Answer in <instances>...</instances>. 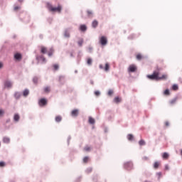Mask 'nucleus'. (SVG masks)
<instances>
[{"mask_svg":"<svg viewBox=\"0 0 182 182\" xmlns=\"http://www.w3.org/2000/svg\"><path fill=\"white\" fill-rule=\"evenodd\" d=\"M146 77L150 80H165L167 79V75L164 74L162 76H160V72L154 71L151 75H148Z\"/></svg>","mask_w":182,"mask_h":182,"instance_id":"nucleus-1","label":"nucleus"},{"mask_svg":"<svg viewBox=\"0 0 182 182\" xmlns=\"http://www.w3.org/2000/svg\"><path fill=\"white\" fill-rule=\"evenodd\" d=\"M47 8L51 12H58V14H60V12H62V6L60 5H58V7H53L52 4H50V3H47Z\"/></svg>","mask_w":182,"mask_h":182,"instance_id":"nucleus-2","label":"nucleus"},{"mask_svg":"<svg viewBox=\"0 0 182 182\" xmlns=\"http://www.w3.org/2000/svg\"><path fill=\"white\" fill-rule=\"evenodd\" d=\"M100 43L102 46H106L107 45V37L102 36L100 38Z\"/></svg>","mask_w":182,"mask_h":182,"instance_id":"nucleus-3","label":"nucleus"},{"mask_svg":"<svg viewBox=\"0 0 182 182\" xmlns=\"http://www.w3.org/2000/svg\"><path fill=\"white\" fill-rule=\"evenodd\" d=\"M38 105L41 107H43V106H46L48 105V100L45 98H42L39 100Z\"/></svg>","mask_w":182,"mask_h":182,"instance_id":"nucleus-4","label":"nucleus"},{"mask_svg":"<svg viewBox=\"0 0 182 182\" xmlns=\"http://www.w3.org/2000/svg\"><path fill=\"white\" fill-rule=\"evenodd\" d=\"M136 70H137V67L134 64L130 65L128 68V72L129 73H134Z\"/></svg>","mask_w":182,"mask_h":182,"instance_id":"nucleus-5","label":"nucleus"},{"mask_svg":"<svg viewBox=\"0 0 182 182\" xmlns=\"http://www.w3.org/2000/svg\"><path fill=\"white\" fill-rule=\"evenodd\" d=\"M100 69H104L105 72H109V69H110V65H109V63H107L105 64V67H103V65H100Z\"/></svg>","mask_w":182,"mask_h":182,"instance_id":"nucleus-6","label":"nucleus"},{"mask_svg":"<svg viewBox=\"0 0 182 182\" xmlns=\"http://www.w3.org/2000/svg\"><path fill=\"white\" fill-rule=\"evenodd\" d=\"M124 167L127 170H132L133 168V164L132 162H127L124 164Z\"/></svg>","mask_w":182,"mask_h":182,"instance_id":"nucleus-7","label":"nucleus"},{"mask_svg":"<svg viewBox=\"0 0 182 182\" xmlns=\"http://www.w3.org/2000/svg\"><path fill=\"white\" fill-rule=\"evenodd\" d=\"M78 114H79V109H73L71 112V116H73V117H77Z\"/></svg>","mask_w":182,"mask_h":182,"instance_id":"nucleus-8","label":"nucleus"},{"mask_svg":"<svg viewBox=\"0 0 182 182\" xmlns=\"http://www.w3.org/2000/svg\"><path fill=\"white\" fill-rule=\"evenodd\" d=\"M64 36L68 38H70V32L69 31V30L68 29L65 30Z\"/></svg>","mask_w":182,"mask_h":182,"instance_id":"nucleus-9","label":"nucleus"},{"mask_svg":"<svg viewBox=\"0 0 182 182\" xmlns=\"http://www.w3.org/2000/svg\"><path fill=\"white\" fill-rule=\"evenodd\" d=\"M10 141H11V139H9V137H8V136H4V137L3 138V142H4V143H6V144H8L10 143Z\"/></svg>","mask_w":182,"mask_h":182,"instance_id":"nucleus-10","label":"nucleus"},{"mask_svg":"<svg viewBox=\"0 0 182 182\" xmlns=\"http://www.w3.org/2000/svg\"><path fill=\"white\" fill-rule=\"evenodd\" d=\"M14 58L16 60H21V59H22V55H21V53H16Z\"/></svg>","mask_w":182,"mask_h":182,"instance_id":"nucleus-11","label":"nucleus"},{"mask_svg":"<svg viewBox=\"0 0 182 182\" xmlns=\"http://www.w3.org/2000/svg\"><path fill=\"white\" fill-rule=\"evenodd\" d=\"M176 102H177V97H175L169 101V105H171V106H173V105H176Z\"/></svg>","mask_w":182,"mask_h":182,"instance_id":"nucleus-12","label":"nucleus"},{"mask_svg":"<svg viewBox=\"0 0 182 182\" xmlns=\"http://www.w3.org/2000/svg\"><path fill=\"white\" fill-rule=\"evenodd\" d=\"M160 164L161 163L159 161H156L154 163V168H155V170H157V168H159V167H160Z\"/></svg>","mask_w":182,"mask_h":182,"instance_id":"nucleus-13","label":"nucleus"},{"mask_svg":"<svg viewBox=\"0 0 182 182\" xmlns=\"http://www.w3.org/2000/svg\"><path fill=\"white\" fill-rule=\"evenodd\" d=\"M87 29V27H86V25L83 24L80 26V31H82V32H85Z\"/></svg>","mask_w":182,"mask_h":182,"instance_id":"nucleus-14","label":"nucleus"},{"mask_svg":"<svg viewBox=\"0 0 182 182\" xmlns=\"http://www.w3.org/2000/svg\"><path fill=\"white\" fill-rule=\"evenodd\" d=\"M97 25H99V22L96 20H94L92 23V28H97Z\"/></svg>","mask_w":182,"mask_h":182,"instance_id":"nucleus-15","label":"nucleus"},{"mask_svg":"<svg viewBox=\"0 0 182 182\" xmlns=\"http://www.w3.org/2000/svg\"><path fill=\"white\" fill-rule=\"evenodd\" d=\"M41 53L45 54V53H46V52H48V48H46V47L41 46Z\"/></svg>","mask_w":182,"mask_h":182,"instance_id":"nucleus-16","label":"nucleus"},{"mask_svg":"<svg viewBox=\"0 0 182 182\" xmlns=\"http://www.w3.org/2000/svg\"><path fill=\"white\" fill-rule=\"evenodd\" d=\"M87 15L88 18H92L93 16V11L90 10L87 11Z\"/></svg>","mask_w":182,"mask_h":182,"instance_id":"nucleus-17","label":"nucleus"},{"mask_svg":"<svg viewBox=\"0 0 182 182\" xmlns=\"http://www.w3.org/2000/svg\"><path fill=\"white\" fill-rule=\"evenodd\" d=\"M88 122L90 123V124H95V119H93L92 117H90L88 119Z\"/></svg>","mask_w":182,"mask_h":182,"instance_id":"nucleus-18","label":"nucleus"},{"mask_svg":"<svg viewBox=\"0 0 182 182\" xmlns=\"http://www.w3.org/2000/svg\"><path fill=\"white\" fill-rule=\"evenodd\" d=\"M21 117H19V114H14V120L15 121V122H19V119H20Z\"/></svg>","mask_w":182,"mask_h":182,"instance_id":"nucleus-19","label":"nucleus"},{"mask_svg":"<svg viewBox=\"0 0 182 182\" xmlns=\"http://www.w3.org/2000/svg\"><path fill=\"white\" fill-rule=\"evenodd\" d=\"M5 87H12V82H11L10 81H6L5 82Z\"/></svg>","mask_w":182,"mask_h":182,"instance_id":"nucleus-20","label":"nucleus"},{"mask_svg":"<svg viewBox=\"0 0 182 182\" xmlns=\"http://www.w3.org/2000/svg\"><path fill=\"white\" fill-rule=\"evenodd\" d=\"M114 103H120L122 102V99L119 97H116L114 99Z\"/></svg>","mask_w":182,"mask_h":182,"instance_id":"nucleus-21","label":"nucleus"},{"mask_svg":"<svg viewBox=\"0 0 182 182\" xmlns=\"http://www.w3.org/2000/svg\"><path fill=\"white\" fill-rule=\"evenodd\" d=\"M55 122L57 123H59L60 122H62V117L60 115H58L55 117Z\"/></svg>","mask_w":182,"mask_h":182,"instance_id":"nucleus-22","label":"nucleus"},{"mask_svg":"<svg viewBox=\"0 0 182 182\" xmlns=\"http://www.w3.org/2000/svg\"><path fill=\"white\" fill-rule=\"evenodd\" d=\"M53 52H55L53 48H50L48 53V56H52V55H53Z\"/></svg>","mask_w":182,"mask_h":182,"instance_id":"nucleus-23","label":"nucleus"},{"mask_svg":"<svg viewBox=\"0 0 182 182\" xmlns=\"http://www.w3.org/2000/svg\"><path fill=\"white\" fill-rule=\"evenodd\" d=\"M77 44L79 46H82L83 45V38H80L77 41Z\"/></svg>","mask_w":182,"mask_h":182,"instance_id":"nucleus-24","label":"nucleus"},{"mask_svg":"<svg viewBox=\"0 0 182 182\" xmlns=\"http://www.w3.org/2000/svg\"><path fill=\"white\" fill-rule=\"evenodd\" d=\"M45 93H49L50 92V87H44Z\"/></svg>","mask_w":182,"mask_h":182,"instance_id":"nucleus-25","label":"nucleus"},{"mask_svg":"<svg viewBox=\"0 0 182 182\" xmlns=\"http://www.w3.org/2000/svg\"><path fill=\"white\" fill-rule=\"evenodd\" d=\"M28 95H29V90H25L23 92V95L25 96V97H26V96H28Z\"/></svg>","mask_w":182,"mask_h":182,"instance_id":"nucleus-26","label":"nucleus"},{"mask_svg":"<svg viewBox=\"0 0 182 182\" xmlns=\"http://www.w3.org/2000/svg\"><path fill=\"white\" fill-rule=\"evenodd\" d=\"M139 146H144V145H146V141H144V140H143V139H141L139 141Z\"/></svg>","mask_w":182,"mask_h":182,"instance_id":"nucleus-27","label":"nucleus"},{"mask_svg":"<svg viewBox=\"0 0 182 182\" xmlns=\"http://www.w3.org/2000/svg\"><path fill=\"white\" fill-rule=\"evenodd\" d=\"M127 139H128V140L132 141V140H133V139H134L133 134H128Z\"/></svg>","mask_w":182,"mask_h":182,"instance_id":"nucleus-28","label":"nucleus"},{"mask_svg":"<svg viewBox=\"0 0 182 182\" xmlns=\"http://www.w3.org/2000/svg\"><path fill=\"white\" fill-rule=\"evenodd\" d=\"M163 159H168V154L167 152H164L162 155Z\"/></svg>","mask_w":182,"mask_h":182,"instance_id":"nucleus-29","label":"nucleus"},{"mask_svg":"<svg viewBox=\"0 0 182 182\" xmlns=\"http://www.w3.org/2000/svg\"><path fill=\"white\" fill-rule=\"evenodd\" d=\"M53 68L54 70H58L59 65L58 64H54V65H53Z\"/></svg>","mask_w":182,"mask_h":182,"instance_id":"nucleus-30","label":"nucleus"},{"mask_svg":"<svg viewBox=\"0 0 182 182\" xmlns=\"http://www.w3.org/2000/svg\"><path fill=\"white\" fill-rule=\"evenodd\" d=\"M136 59L137 60H141V59H143V56L141 55V54H138L136 55Z\"/></svg>","mask_w":182,"mask_h":182,"instance_id":"nucleus-31","label":"nucleus"},{"mask_svg":"<svg viewBox=\"0 0 182 182\" xmlns=\"http://www.w3.org/2000/svg\"><path fill=\"white\" fill-rule=\"evenodd\" d=\"M172 89H173V90H178V85H173L172 86Z\"/></svg>","mask_w":182,"mask_h":182,"instance_id":"nucleus-32","label":"nucleus"},{"mask_svg":"<svg viewBox=\"0 0 182 182\" xmlns=\"http://www.w3.org/2000/svg\"><path fill=\"white\" fill-rule=\"evenodd\" d=\"M14 96L16 99H19L21 97V94H19V92H16Z\"/></svg>","mask_w":182,"mask_h":182,"instance_id":"nucleus-33","label":"nucleus"},{"mask_svg":"<svg viewBox=\"0 0 182 182\" xmlns=\"http://www.w3.org/2000/svg\"><path fill=\"white\" fill-rule=\"evenodd\" d=\"M90 146H87L84 148L85 151H90Z\"/></svg>","mask_w":182,"mask_h":182,"instance_id":"nucleus-34","label":"nucleus"},{"mask_svg":"<svg viewBox=\"0 0 182 182\" xmlns=\"http://www.w3.org/2000/svg\"><path fill=\"white\" fill-rule=\"evenodd\" d=\"M164 93V95H166V96H168V95H170V90H166Z\"/></svg>","mask_w":182,"mask_h":182,"instance_id":"nucleus-35","label":"nucleus"},{"mask_svg":"<svg viewBox=\"0 0 182 182\" xmlns=\"http://www.w3.org/2000/svg\"><path fill=\"white\" fill-rule=\"evenodd\" d=\"M89 161V158L87 156L84 157L83 163H87Z\"/></svg>","mask_w":182,"mask_h":182,"instance_id":"nucleus-36","label":"nucleus"},{"mask_svg":"<svg viewBox=\"0 0 182 182\" xmlns=\"http://www.w3.org/2000/svg\"><path fill=\"white\" fill-rule=\"evenodd\" d=\"M87 63L88 65H92V60L90 58H88L87 60Z\"/></svg>","mask_w":182,"mask_h":182,"instance_id":"nucleus-37","label":"nucleus"},{"mask_svg":"<svg viewBox=\"0 0 182 182\" xmlns=\"http://www.w3.org/2000/svg\"><path fill=\"white\" fill-rule=\"evenodd\" d=\"M0 167H5V162L1 161L0 162Z\"/></svg>","mask_w":182,"mask_h":182,"instance_id":"nucleus-38","label":"nucleus"},{"mask_svg":"<svg viewBox=\"0 0 182 182\" xmlns=\"http://www.w3.org/2000/svg\"><path fill=\"white\" fill-rule=\"evenodd\" d=\"M95 96H100V92H99V91H95Z\"/></svg>","mask_w":182,"mask_h":182,"instance_id":"nucleus-39","label":"nucleus"},{"mask_svg":"<svg viewBox=\"0 0 182 182\" xmlns=\"http://www.w3.org/2000/svg\"><path fill=\"white\" fill-rule=\"evenodd\" d=\"M4 113H5V111L0 109V116H4Z\"/></svg>","mask_w":182,"mask_h":182,"instance_id":"nucleus-40","label":"nucleus"},{"mask_svg":"<svg viewBox=\"0 0 182 182\" xmlns=\"http://www.w3.org/2000/svg\"><path fill=\"white\" fill-rule=\"evenodd\" d=\"M18 9H21L20 6H14V11H18Z\"/></svg>","mask_w":182,"mask_h":182,"instance_id":"nucleus-41","label":"nucleus"},{"mask_svg":"<svg viewBox=\"0 0 182 182\" xmlns=\"http://www.w3.org/2000/svg\"><path fill=\"white\" fill-rule=\"evenodd\" d=\"M108 95H109V96H112L113 95V90H109L108 92Z\"/></svg>","mask_w":182,"mask_h":182,"instance_id":"nucleus-42","label":"nucleus"},{"mask_svg":"<svg viewBox=\"0 0 182 182\" xmlns=\"http://www.w3.org/2000/svg\"><path fill=\"white\" fill-rule=\"evenodd\" d=\"M33 80L34 83H38V78L37 77H34Z\"/></svg>","mask_w":182,"mask_h":182,"instance_id":"nucleus-43","label":"nucleus"},{"mask_svg":"<svg viewBox=\"0 0 182 182\" xmlns=\"http://www.w3.org/2000/svg\"><path fill=\"white\" fill-rule=\"evenodd\" d=\"M165 126H166V127H168V126H170V123H168V122H165Z\"/></svg>","mask_w":182,"mask_h":182,"instance_id":"nucleus-44","label":"nucleus"},{"mask_svg":"<svg viewBox=\"0 0 182 182\" xmlns=\"http://www.w3.org/2000/svg\"><path fill=\"white\" fill-rule=\"evenodd\" d=\"M156 176H159V178H161V172H158L156 173Z\"/></svg>","mask_w":182,"mask_h":182,"instance_id":"nucleus-45","label":"nucleus"},{"mask_svg":"<svg viewBox=\"0 0 182 182\" xmlns=\"http://www.w3.org/2000/svg\"><path fill=\"white\" fill-rule=\"evenodd\" d=\"M143 160H144L145 161H146L147 160H149V157L144 156V157L143 158Z\"/></svg>","mask_w":182,"mask_h":182,"instance_id":"nucleus-46","label":"nucleus"},{"mask_svg":"<svg viewBox=\"0 0 182 182\" xmlns=\"http://www.w3.org/2000/svg\"><path fill=\"white\" fill-rule=\"evenodd\" d=\"M168 165H165V170H169Z\"/></svg>","mask_w":182,"mask_h":182,"instance_id":"nucleus-47","label":"nucleus"},{"mask_svg":"<svg viewBox=\"0 0 182 182\" xmlns=\"http://www.w3.org/2000/svg\"><path fill=\"white\" fill-rule=\"evenodd\" d=\"M4 68V64L2 63H0V69H2Z\"/></svg>","mask_w":182,"mask_h":182,"instance_id":"nucleus-48","label":"nucleus"},{"mask_svg":"<svg viewBox=\"0 0 182 182\" xmlns=\"http://www.w3.org/2000/svg\"><path fill=\"white\" fill-rule=\"evenodd\" d=\"M18 2H23V0H18Z\"/></svg>","mask_w":182,"mask_h":182,"instance_id":"nucleus-49","label":"nucleus"},{"mask_svg":"<svg viewBox=\"0 0 182 182\" xmlns=\"http://www.w3.org/2000/svg\"><path fill=\"white\" fill-rule=\"evenodd\" d=\"M43 60L45 62V60H46V59H45V58H43Z\"/></svg>","mask_w":182,"mask_h":182,"instance_id":"nucleus-50","label":"nucleus"},{"mask_svg":"<svg viewBox=\"0 0 182 182\" xmlns=\"http://www.w3.org/2000/svg\"><path fill=\"white\" fill-rule=\"evenodd\" d=\"M181 155L182 156V149L181 150Z\"/></svg>","mask_w":182,"mask_h":182,"instance_id":"nucleus-51","label":"nucleus"}]
</instances>
